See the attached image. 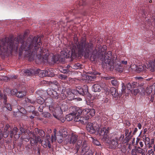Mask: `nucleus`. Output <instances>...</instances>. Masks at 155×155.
<instances>
[{"label": "nucleus", "instance_id": "obj_13", "mask_svg": "<svg viewBox=\"0 0 155 155\" xmlns=\"http://www.w3.org/2000/svg\"><path fill=\"white\" fill-rule=\"evenodd\" d=\"M18 129L17 127H14L10 133V137L12 138L14 136L16 139H18L20 136V134L18 133Z\"/></svg>", "mask_w": 155, "mask_h": 155}, {"label": "nucleus", "instance_id": "obj_35", "mask_svg": "<svg viewBox=\"0 0 155 155\" xmlns=\"http://www.w3.org/2000/svg\"><path fill=\"white\" fill-rule=\"evenodd\" d=\"M25 101L26 102L30 103L31 104H34L35 103L36 101L34 100H32L31 99H29L28 98H26L25 99Z\"/></svg>", "mask_w": 155, "mask_h": 155}, {"label": "nucleus", "instance_id": "obj_46", "mask_svg": "<svg viewBox=\"0 0 155 155\" xmlns=\"http://www.w3.org/2000/svg\"><path fill=\"white\" fill-rule=\"evenodd\" d=\"M140 91L138 89H136L134 90V94L136 95Z\"/></svg>", "mask_w": 155, "mask_h": 155}, {"label": "nucleus", "instance_id": "obj_62", "mask_svg": "<svg viewBox=\"0 0 155 155\" xmlns=\"http://www.w3.org/2000/svg\"><path fill=\"white\" fill-rule=\"evenodd\" d=\"M69 92H72V91L71 92L70 91H67V97H68V95H70L71 94H70L69 93Z\"/></svg>", "mask_w": 155, "mask_h": 155}, {"label": "nucleus", "instance_id": "obj_34", "mask_svg": "<svg viewBox=\"0 0 155 155\" xmlns=\"http://www.w3.org/2000/svg\"><path fill=\"white\" fill-rule=\"evenodd\" d=\"M74 93V90L72 91V92H69L71 94L70 95H68V100H72L74 99V95L75 94Z\"/></svg>", "mask_w": 155, "mask_h": 155}, {"label": "nucleus", "instance_id": "obj_53", "mask_svg": "<svg viewBox=\"0 0 155 155\" xmlns=\"http://www.w3.org/2000/svg\"><path fill=\"white\" fill-rule=\"evenodd\" d=\"M135 78L136 79L139 80H142L143 79V77L140 76H137L135 77Z\"/></svg>", "mask_w": 155, "mask_h": 155}, {"label": "nucleus", "instance_id": "obj_16", "mask_svg": "<svg viewBox=\"0 0 155 155\" xmlns=\"http://www.w3.org/2000/svg\"><path fill=\"white\" fill-rule=\"evenodd\" d=\"M110 92L111 95L114 98H115V100L117 99L120 97V93L115 88H111L110 89Z\"/></svg>", "mask_w": 155, "mask_h": 155}, {"label": "nucleus", "instance_id": "obj_33", "mask_svg": "<svg viewBox=\"0 0 155 155\" xmlns=\"http://www.w3.org/2000/svg\"><path fill=\"white\" fill-rule=\"evenodd\" d=\"M59 55L53 56L52 57V61L54 63L57 62L59 60Z\"/></svg>", "mask_w": 155, "mask_h": 155}, {"label": "nucleus", "instance_id": "obj_23", "mask_svg": "<svg viewBox=\"0 0 155 155\" xmlns=\"http://www.w3.org/2000/svg\"><path fill=\"white\" fill-rule=\"evenodd\" d=\"M95 75L94 74H91L90 75H86L85 77L86 79L89 81H93L96 78Z\"/></svg>", "mask_w": 155, "mask_h": 155}, {"label": "nucleus", "instance_id": "obj_25", "mask_svg": "<svg viewBox=\"0 0 155 155\" xmlns=\"http://www.w3.org/2000/svg\"><path fill=\"white\" fill-rule=\"evenodd\" d=\"M37 72L38 73V76L40 77H44L46 76V71L41 70L38 69Z\"/></svg>", "mask_w": 155, "mask_h": 155}, {"label": "nucleus", "instance_id": "obj_50", "mask_svg": "<svg viewBox=\"0 0 155 155\" xmlns=\"http://www.w3.org/2000/svg\"><path fill=\"white\" fill-rule=\"evenodd\" d=\"M104 79L105 80H110L112 78H113V77H111L110 76H107V77H104Z\"/></svg>", "mask_w": 155, "mask_h": 155}, {"label": "nucleus", "instance_id": "obj_36", "mask_svg": "<svg viewBox=\"0 0 155 155\" xmlns=\"http://www.w3.org/2000/svg\"><path fill=\"white\" fill-rule=\"evenodd\" d=\"M89 112L88 115L89 116H93L94 115L95 111L94 109H89Z\"/></svg>", "mask_w": 155, "mask_h": 155}, {"label": "nucleus", "instance_id": "obj_10", "mask_svg": "<svg viewBox=\"0 0 155 155\" xmlns=\"http://www.w3.org/2000/svg\"><path fill=\"white\" fill-rule=\"evenodd\" d=\"M88 92L87 86L86 85H84L82 88L80 86L77 87L76 90H74L73 93H74L75 94H77L78 93L81 95L84 96V95L87 94Z\"/></svg>", "mask_w": 155, "mask_h": 155}, {"label": "nucleus", "instance_id": "obj_15", "mask_svg": "<svg viewBox=\"0 0 155 155\" xmlns=\"http://www.w3.org/2000/svg\"><path fill=\"white\" fill-rule=\"evenodd\" d=\"M135 68H134V70L138 73H140L141 72L143 71H146V68L145 67H147L146 65L145 64L143 65H135Z\"/></svg>", "mask_w": 155, "mask_h": 155}, {"label": "nucleus", "instance_id": "obj_4", "mask_svg": "<svg viewBox=\"0 0 155 155\" xmlns=\"http://www.w3.org/2000/svg\"><path fill=\"white\" fill-rule=\"evenodd\" d=\"M74 108L77 112V115L74 119V121L83 124L86 123L87 120L90 118V116L88 115L89 109L85 108L82 110L78 107Z\"/></svg>", "mask_w": 155, "mask_h": 155}, {"label": "nucleus", "instance_id": "obj_31", "mask_svg": "<svg viewBox=\"0 0 155 155\" xmlns=\"http://www.w3.org/2000/svg\"><path fill=\"white\" fill-rule=\"evenodd\" d=\"M63 137L60 134L56 136V140L59 143H61L63 141Z\"/></svg>", "mask_w": 155, "mask_h": 155}, {"label": "nucleus", "instance_id": "obj_44", "mask_svg": "<svg viewBox=\"0 0 155 155\" xmlns=\"http://www.w3.org/2000/svg\"><path fill=\"white\" fill-rule=\"evenodd\" d=\"M60 71L63 73H68L69 71V70L68 69H61V70H60Z\"/></svg>", "mask_w": 155, "mask_h": 155}, {"label": "nucleus", "instance_id": "obj_55", "mask_svg": "<svg viewBox=\"0 0 155 155\" xmlns=\"http://www.w3.org/2000/svg\"><path fill=\"white\" fill-rule=\"evenodd\" d=\"M20 130L21 133H24L25 132V129L21 127L20 128Z\"/></svg>", "mask_w": 155, "mask_h": 155}, {"label": "nucleus", "instance_id": "obj_21", "mask_svg": "<svg viewBox=\"0 0 155 155\" xmlns=\"http://www.w3.org/2000/svg\"><path fill=\"white\" fill-rule=\"evenodd\" d=\"M46 76L52 77L54 75V71L52 68H49L45 70Z\"/></svg>", "mask_w": 155, "mask_h": 155}, {"label": "nucleus", "instance_id": "obj_37", "mask_svg": "<svg viewBox=\"0 0 155 155\" xmlns=\"http://www.w3.org/2000/svg\"><path fill=\"white\" fill-rule=\"evenodd\" d=\"M23 72L26 75H30L32 74L31 71L29 70H24Z\"/></svg>", "mask_w": 155, "mask_h": 155}, {"label": "nucleus", "instance_id": "obj_45", "mask_svg": "<svg viewBox=\"0 0 155 155\" xmlns=\"http://www.w3.org/2000/svg\"><path fill=\"white\" fill-rule=\"evenodd\" d=\"M93 142L94 143L97 145L99 146V145H100V143L97 140H93Z\"/></svg>", "mask_w": 155, "mask_h": 155}, {"label": "nucleus", "instance_id": "obj_38", "mask_svg": "<svg viewBox=\"0 0 155 155\" xmlns=\"http://www.w3.org/2000/svg\"><path fill=\"white\" fill-rule=\"evenodd\" d=\"M44 101V99L41 97H38L37 99V102L40 104H42Z\"/></svg>", "mask_w": 155, "mask_h": 155}, {"label": "nucleus", "instance_id": "obj_9", "mask_svg": "<svg viewBox=\"0 0 155 155\" xmlns=\"http://www.w3.org/2000/svg\"><path fill=\"white\" fill-rule=\"evenodd\" d=\"M101 125L96 123H89L87 125V129L91 134L94 133L96 131L99 132Z\"/></svg>", "mask_w": 155, "mask_h": 155}, {"label": "nucleus", "instance_id": "obj_52", "mask_svg": "<svg viewBox=\"0 0 155 155\" xmlns=\"http://www.w3.org/2000/svg\"><path fill=\"white\" fill-rule=\"evenodd\" d=\"M148 153H149L150 155H153L154 152L152 150L148 151Z\"/></svg>", "mask_w": 155, "mask_h": 155}, {"label": "nucleus", "instance_id": "obj_42", "mask_svg": "<svg viewBox=\"0 0 155 155\" xmlns=\"http://www.w3.org/2000/svg\"><path fill=\"white\" fill-rule=\"evenodd\" d=\"M126 88L128 90H129L130 91H131V89L132 88V86L130 83H128L127 84Z\"/></svg>", "mask_w": 155, "mask_h": 155}, {"label": "nucleus", "instance_id": "obj_60", "mask_svg": "<svg viewBox=\"0 0 155 155\" xmlns=\"http://www.w3.org/2000/svg\"><path fill=\"white\" fill-rule=\"evenodd\" d=\"M154 141L153 139H152L151 140L150 143V144L152 145H153L154 144Z\"/></svg>", "mask_w": 155, "mask_h": 155}, {"label": "nucleus", "instance_id": "obj_39", "mask_svg": "<svg viewBox=\"0 0 155 155\" xmlns=\"http://www.w3.org/2000/svg\"><path fill=\"white\" fill-rule=\"evenodd\" d=\"M82 143V141L81 140H79L78 141L77 145V150H78L80 147L81 146Z\"/></svg>", "mask_w": 155, "mask_h": 155}, {"label": "nucleus", "instance_id": "obj_58", "mask_svg": "<svg viewBox=\"0 0 155 155\" xmlns=\"http://www.w3.org/2000/svg\"><path fill=\"white\" fill-rule=\"evenodd\" d=\"M137 127H138V128L140 129L142 128V125L141 124L139 123L137 124Z\"/></svg>", "mask_w": 155, "mask_h": 155}, {"label": "nucleus", "instance_id": "obj_1", "mask_svg": "<svg viewBox=\"0 0 155 155\" xmlns=\"http://www.w3.org/2000/svg\"><path fill=\"white\" fill-rule=\"evenodd\" d=\"M38 39L36 37H35L31 41H29V39L27 40L20 47L19 55H21V52L24 51L28 57H31L33 59L36 55L37 57L36 61L37 63L47 62L48 61V54L46 52V49L42 50L41 42L39 41L37 43Z\"/></svg>", "mask_w": 155, "mask_h": 155}, {"label": "nucleus", "instance_id": "obj_61", "mask_svg": "<svg viewBox=\"0 0 155 155\" xmlns=\"http://www.w3.org/2000/svg\"><path fill=\"white\" fill-rule=\"evenodd\" d=\"M29 107L31 108V109H32V110H31V111H34V110L35 109V108H34V107H33V106H31V107H28V108H29Z\"/></svg>", "mask_w": 155, "mask_h": 155}, {"label": "nucleus", "instance_id": "obj_11", "mask_svg": "<svg viewBox=\"0 0 155 155\" xmlns=\"http://www.w3.org/2000/svg\"><path fill=\"white\" fill-rule=\"evenodd\" d=\"M131 153L132 155H145V150L139 147L132 149Z\"/></svg>", "mask_w": 155, "mask_h": 155}, {"label": "nucleus", "instance_id": "obj_51", "mask_svg": "<svg viewBox=\"0 0 155 155\" xmlns=\"http://www.w3.org/2000/svg\"><path fill=\"white\" fill-rule=\"evenodd\" d=\"M51 142H53L54 141L56 140V137H55V136H52L51 137Z\"/></svg>", "mask_w": 155, "mask_h": 155}, {"label": "nucleus", "instance_id": "obj_14", "mask_svg": "<svg viewBox=\"0 0 155 155\" xmlns=\"http://www.w3.org/2000/svg\"><path fill=\"white\" fill-rule=\"evenodd\" d=\"M145 65L147 66V67H145L146 70L147 69L152 72L154 71L155 68V61H150L148 62V64H145Z\"/></svg>", "mask_w": 155, "mask_h": 155}, {"label": "nucleus", "instance_id": "obj_22", "mask_svg": "<svg viewBox=\"0 0 155 155\" xmlns=\"http://www.w3.org/2000/svg\"><path fill=\"white\" fill-rule=\"evenodd\" d=\"M92 90L94 92H100L101 87L98 84H94L92 87Z\"/></svg>", "mask_w": 155, "mask_h": 155}, {"label": "nucleus", "instance_id": "obj_64", "mask_svg": "<svg viewBox=\"0 0 155 155\" xmlns=\"http://www.w3.org/2000/svg\"><path fill=\"white\" fill-rule=\"evenodd\" d=\"M62 96H63V97H62V99H65V98H66L67 97V96H66V95H64V94H62Z\"/></svg>", "mask_w": 155, "mask_h": 155}, {"label": "nucleus", "instance_id": "obj_6", "mask_svg": "<svg viewBox=\"0 0 155 155\" xmlns=\"http://www.w3.org/2000/svg\"><path fill=\"white\" fill-rule=\"evenodd\" d=\"M1 43L2 44V45H1L0 46V52L2 51V48L3 46L4 47L3 48H5V47H6L7 49L9 48L12 50L13 49L17 50L18 48L19 42L18 38H15L13 40L11 38L9 39L7 42H5V43L4 42L0 41V44Z\"/></svg>", "mask_w": 155, "mask_h": 155}, {"label": "nucleus", "instance_id": "obj_24", "mask_svg": "<svg viewBox=\"0 0 155 155\" xmlns=\"http://www.w3.org/2000/svg\"><path fill=\"white\" fill-rule=\"evenodd\" d=\"M89 149V147L87 146V144L86 142H84L82 147V151L85 153L87 152Z\"/></svg>", "mask_w": 155, "mask_h": 155}, {"label": "nucleus", "instance_id": "obj_30", "mask_svg": "<svg viewBox=\"0 0 155 155\" xmlns=\"http://www.w3.org/2000/svg\"><path fill=\"white\" fill-rule=\"evenodd\" d=\"M143 139L146 145H148L149 143H150V138L148 137H147L146 135H144L143 136Z\"/></svg>", "mask_w": 155, "mask_h": 155}, {"label": "nucleus", "instance_id": "obj_18", "mask_svg": "<svg viewBox=\"0 0 155 155\" xmlns=\"http://www.w3.org/2000/svg\"><path fill=\"white\" fill-rule=\"evenodd\" d=\"M47 93L51 97L56 99L58 98V93L54 90L48 89L47 90Z\"/></svg>", "mask_w": 155, "mask_h": 155}, {"label": "nucleus", "instance_id": "obj_8", "mask_svg": "<svg viewBox=\"0 0 155 155\" xmlns=\"http://www.w3.org/2000/svg\"><path fill=\"white\" fill-rule=\"evenodd\" d=\"M7 90L8 91V92H6V93H5L4 94H1V91H0V98L3 99L4 100L3 102L4 104H5V107L7 109L10 111H11L12 110V108L11 105L9 104H5L6 102L7 99L6 95H9V94H10V93L12 95H14L16 93L17 90L16 89H14L12 91H10L9 89H7Z\"/></svg>", "mask_w": 155, "mask_h": 155}, {"label": "nucleus", "instance_id": "obj_40", "mask_svg": "<svg viewBox=\"0 0 155 155\" xmlns=\"http://www.w3.org/2000/svg\"><path fill=\"white\" fill-rule=\"evenodd\" d=\"M58 78L62 80H65L67 78V76L66 75L60 74L58 75Z\"/></svg>", "mask_w": 155, "mask_h": 155}, {"label": "nucleus", "instance_id": "obj_63", "mask_svg": "<svg viewBox=\"0 0 155 155\" xmlns=\"http://www.w3.org/2000/svg\"><path fill=\"white\" fill-rule=\"evenodd\" d=\"M53 83L56 86H58V83L57 81H55L54 82H53Z\"/></svg>", "mask_w": 155, "mask_h": 155}, {"label": "nucleus", "instance_id": "obj_47", "mask_svg": "<svg viewBox=\"0 0 155 155\" xmlns=\"http://www.w3.org/2000/svg\"><path fill=\"white\" fill-rule=\"evenodd\" d=\"M137 83L135 82H133L132 83L131 85L132 86V88H134L136 87L137 85Z\"/></svg>", "mask_w": 155, "mask_h": 155}, {"label": "nucleus", "instance_id": "obj_59", "mask_svg": "<svg viewBox=\"0 0 155 155\" xmlns=\"http://www.w3.org/2000/svg\"><path fill=\"white\" fill-rule=\"evenodd\" d=\"M109 99L108 98L106 97L105 98V99L104 101L105 103H107L109 101Z\"/></svg>", "mask_w": 155, "mask_h": 155}, {"label": "nucleus", "instance_id": "obj_27", "mask_svg": "<svg viewBox=\"0 0 155 155\" xmlns=\"http://www.w3.org/2000/svg\"><path fill=\"white\" fill-rule=\"evenodd\" d=\"M59 134H60L63 137H65L68 135V133L65 128L60 130L59 131Z\"/></svg>", "mask_w": 155, "mask_h": 155}, {"label": "nucleus", "instance_id": "obj_57", "mask_svg": "<svg viewBox=\"0 0 155 155\" xmlns=\"http://www.w3.org/2000/svg\"><path fill=\"white\" fill-rule=\"evenodd\" d=\"M152 87L153 89V91H154V94H155V83H154L152 85Z\"/></svg>", "mask_w": 155, "mask_h": 155}, {"label": "nucleus", "instance_id": "obj_7", "mask_svg": "<svg viewBox=\"0 0 155 155\" xmlns=\"http://www.w3.org/2000/svg\"><path fill=\"white\" fill-rule=\"evenodd\" d=\"M50 100L51 103L49 105V110L53 112V115L55 118L59 119L62 116V107H58L55 108L54 104L52 102L51 100L50 99Z\"/></svg>", "mask_w": 155, "mask_h": 155}, {"label": "nucleus", "instance_id": "obj_43", "mask_svg": "<svg viewBox=\"0 0 155 155\" xmlns=\"http://www.w3.org/2000/svg\"><path fill=\"white\" fill-rule=\"evenodd\" d=\"M43 114L44 117L46 118L50 117L51 116V114L48 112L44 113Z\"/></svg>", "mask_w": 155, "mask_h": 155}, {"label": "nucleus", "instance_id": "obj_2", "mask_svg": "<svg viewBox=\"0 0 155 155\" xmlns=\"http://www.w3.org/2000/svg\"><path fill=\"white\" fill-rule=\"evenodd\" d=\"M93 45L91 43H86L84 41L79 43L76 41L75 45L73 46L71 51L65 49L61 51V56L63 58H74L77 56V54L78 52L79 54L84 55L86 58L89 56V53Z\"/></svg>", "mask_w": 155, "mask_h": 155}, {"label": "nucleus", "instance_id": "obj_12", "mask_svg": "<svg viewBox=\"0 0 155 155\" xmlns=\"http://www.w3.org/2000/svg\"><path fill=\"white\" fill-rule=\"evenodd\" d=\"M78 139V136L76 135L72 134L68 138L65 139L64 142L66 144L70 143L74 144L75 143Z\"/></svg>", "mask_w": 155, "mask_h": 155}, {"label": "nucleus", "instance_id": "obj_5", "mask_svg": "<svg viewBox=\"0 0 155 155\" xmlns=\"http://www.w3.org/2000/svg\"><path fill=\"white\" fill-rule=\"evenodd\" d=\"M31 134L32 136L31 137L30 143L32 146L37 145L38 143H42V144H43L44 147H46L48 146L49 148H51V145L49 137H47L44 141H42L40 137L37 136L34 133H32Z\"/></svg>", "mask_w": 155, "mask_h": 155}, {"label": "nucleus", "instance_id": "obj_17", "mask_svg": "<svg viewBox=\"0 0 155 155\" xmlns=\"http://www.w3.org/2000/svg\"><path fill=\"white\" fill-rule=\"evenodd\" d=\"M108 127H103L101 129L99 134L100 136H103L104 137L107 138L109 133Z\"/></svg>", "mask_w": 155, "mask_h": 155}, {"label": "nucleus", "instance_id": "obj_32", "mask_svg": "<svg viewBox=\"0 0 155 155\" xmlns=\"http://www.w3.org/2000/svg\"><path fill=\"white\" fill-rule=\"evenodd\" d=\"M153 91L152 85L147 87L146 89V92L147 94H150Z\"/></svg>", "mask_w": 155, "mask_h": 155}, {"label": "nucleus", "instance_id": "obj_56", "mask_svg": "<svg viewBox=\"0 0 155 155\" xmlns=\"http://www.w3.org/2000/svg\"><path fill=\"white\" fill-rule=\"evenodd\" d=\"M103 50L101 49V51H99L100 52H101L102 51H104L106 49V46H104L103 48H102Z\"/></svg>", "mask_w": 155, "mask_h": 155}, {"label": "nucleus", "instance_id": "obj_49", "mask_svg": "<svg viewBox=\"0 0 155 155\" xmlns=\"http://www.w3.org/2000/svg\"><path fill=\"white\" fill-rule=\"evenodd\" d=\"M80 66V64L79 63L75 64L74 66V68L75 69H77Z\"/></svg>", "mask_w": 155, "mask_h": 155}, {"label": "nucleus", "instance_id": "obj_28", "mask_svg": "<svg viewBox=\"0 0 155 155\" xmlns=\"http://www.w3.org/2000/svg\"><path fill=\"white\" fill-rule=\"evenodd\" d=\"M118 139L117 137H115L114 139H112L111 141V144L114 147H115L118 143L117 140Z\"/></svg>", "mask_w": 155, "mask_h": 155}, {"label": "nucleus", "instance_id": "obj_20", "mask_svg": "<svg viewBox=\"0 0 155 155\" xmlns=\"http://www.w3.org/2000/svg\"><path fill=\"white\" fill-rule=\"evenodd\" d=\"M9 127V125L8 124H7L4 128V130L2 133V135L5 138L7 137L8 136L9 131L8 130V129Z\"/></svg>", "mask_w": 155, "mask_h": 155}, {"label": "nucleus", "instance_id": "obj_26", "mask_svg": "<svg viewBox=\"0 0 155 155\" xmlns=\"http://www.w3.org/2000/svg\"><path fill=\"white\" fill-rule=\"evenodd\" d=\"M16 96L19 98H22L26 95V93L25 91H19L16 94Z\"/></svg>", "mask_w": 155, "mask_h": 155}, {"label": "nucleus", "instance_id": "obj_19", "mask_svg": "<svg viewBox=\"0 0 155 155\" xmlns=\"http://www.w3.org/2000/svg\"><path fill=\"white\" fill-rule=\"evenodd\" d=\"M77 115V112H76L75 109L74 111L66 115L65 118L67 121H70L72 120L74 117V118L75 117H76Z\"/></svg>", "mask_w": 155, "mask_h": 155}, {"label": "nucleus", "instance_id": "obj_48", "mask_svg": "<svg viewBox=\"0 0 155 155\" xmlns=\"http://www.w3.org/2000/svg\"><path fill=\"white\" fill-rule=\"evenodd\" d=\"M122 84V88L121 90V91L122 93H124L125 92V85H124V84L123 83Z\"/></svg>", "mask_w": 155, "mask_h": 155}, {"label": "nucleus", "instance_id": "obj_29", "mask_svg": "<svg viewBox=\"0 0 155 155\" xmlns=\"http://www.w3.org/2000/svg\"><path fill=\"white\" fill-rule=\"evenodd\" d=\"M35 131L36 132H38V134L42 137H44L45 135L44 132L41 130H39L38 128L35 129Z\"/></svg>", "mask_w": 155, "mask_h": 155}, {"label": "nucleus", "instance_id": "obj_54", "mask_svg": "<svg viewBox=\"0 0 155 155\" xmlns=\"http://www.w3.org/2000/svg\"><path fill=\"white\" fill-rule=\"evenodd\" d=\"M139 144L140 146V148L143 147V142L142 141H140L139 142Z\"/></svg>", "mask_w": 155, "mask_h": 155}, {"label": "nucleus", "instance_id": "obj_3", "mask_svg": "<svg viewBox=\"0 0 155 155\" xmlns=\"http://www.w3.org/2000/svg\"><path fill=\"white\" fill-rule=\"evenodd\" d=\"M104 56V62L107 67L110 69L114 68L116 70L120 72H122L123 70V68L121 65V63L124 65H126L127 64V61H121V62L119 58H117L116 55H113V58H112V52L110 51L105 54Z\"/></svg>", "mask_w": 155, "mask_h": 155}, {"label": "nucleus", "instance_id": "obj_41", "mask_svg": "<svg viewBox=\"0 0 155 155\" xmlns=\"http://www.w3.org/2000/svg\"><path fill=\"white\" fill-rule=\"evenodd\" d=\"M111 83L113 85L116 86H117L118 84L117 81L115 79L112 80L111 81Z\"/></svg>", "mask_w": 155, "mask_h": 155}]
</instances>
